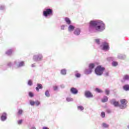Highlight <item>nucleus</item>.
Instances as JSON below:
<instances>
[{"mask_svg":"<svg viewBox=\"0 0 129 129\" xmlns=\"http://www.w3.org/2000/svg\"><path fill=\"white\" fill-rule=\"evenodd\" d=\"M105 29V25L102 22L91 21L89 23V29L95 30L97 32H102Z\"/></svg>","mask_w":129,"mask_h":129,"instance_id":"f257e3e1","label":"nucleus"},{"mask_svg":"<svg viewBox=\"0 0 129 129\" xmlns=\"http://www.w3.org/2000/svg\"><path fill=\"white\" fill-rule=\"evenodd\" d=\"M105 69L101 66H98L95 70V73L97 75L101 76L102 74H103V72Z\"/></svg>","mask_w":129,"mask_h":129,"instance_id":"f03ea898","label":"nucleus"},{"mask_svg":"<svg viewBox=\"0 0 129 129\" xmlns=\"http://www.w3.org/2000/svg\"><path fill=\"white\" fill-rule=\"evenodd\" d=\"M53 10L51 9H46L45 11H43V15L44 17H48V16H53Z\"/></svg>","mask_w":129,"mask_h":129,"instance_id":"7ed1b4c3","label":"nucleus"},{"mask_svg":"<svg viewBox=\"0 0 129 129\" xmlns=\"http://www.w3.org/2000/svg\"><path fill=\"white\" fill-rule=\"evenodd\" d=\"M120 102L121 104L119 105V107L121 108V109H123L126 107L127 101L126 99H122L120 100Z\"/></svg>","mask_w":129,"mask_h":129,"instance_id":"20e7f679","label":"nucleus"},{"mask_svg":"<svg viewBox=\"0 0 129 129\" xmlns=\"http://www.w3.org/2000/svg\"><path fill=\"white\" fill-rule=\"evenodd\" d=\"M103 48L102 50H104L105 51H108L109 50V45L108 43L107 42H104L102 44Z\"/></svg>","mask_w":129,"mask_h":129,"instance_id":"39448f33","label":"nucleus"},{"mask_svg":"<svg viewBox=\"0 0 129 129\" xmlns=\"http://www.w3.org/2000/svg\"><path fill=\"white\" fill-rule=\"evenodd\" d=\"M110 102L111 104H113L114 106L116 107H117V106L119 107V103L118 101H115L114 99H113L110 101Z\"/></svg>","mask_w":129,"mask_h":129,"instance_id":"423d86ee","label":"nucleus"},{"mask_svg":"<svg viewBox=\"0 0 129 129\" xmlns=\"http://www.w3.org/2000/svg\"><path fill=\"white\" fill-rule=\"evenodd\" d=\"M94 67H95L94 63H90L89 66V72L87 71L86 72V74L87 75L90 74V73H91V72H92V69H93V68H94Z\"/></svg>","mask_w":129,"mask_h":129,"instance_id":"0eeeda50","label":"nucleus"},{"mask_svg":"<svg viewBox=\"0 0 129 129\" xmlns=\"http://www.w3.org/2000/svg\"><path fill=\"white\" fill-rule=\"evenodd\" d=\"M85 96H86V97H87L88 98H90L91 97H93V95L89 91H85Z\"/></svg>","mask_w":129,"mask_h":129,"instance_id":"6e6552de","label":"nucleus"},{"mask_svg":"<svg viewBox=\"0 0 129 129\" xmlns=\"http://www.w3.org/2000/svg\"><path fill=\"white\" fill-rule=\"evenodd\" d=\"M34 59H35V60H37V61H40V60L43 59V56H42V55L41 54H39L38 55H35L34 56Z\"/></svg>","mask_w":129,"mask_h":129,"instance_id":"1a4fd4ad","label":"nucleus"},{"mask_svg":"<svg viewBox=\"0 0 129 129\" xmlns=\"http://www.w3.org/2000/svg\"><path fill=\"white\" fill-rule=\"evenodd\" d=\"M71 92L73 94H77L78 93V90L75 88H72L71 89Z\"/></svg>","mask_w":129,"mask_h":129,"instance_id":"9d476101","label":"nucleus"},{"mask_svg":"<svg viewBox=\"0 0 129 129\" xmlns=\"http://www.w3.org/2000/svg\"><path fill=\"white\" fill-rule=\"evenodd\" d=\"M7 119V113H3L2 115L1 116V120L3 121H5Z\"/></svg>","mask_w":129,"mask_h":129,"instance_id":"9b49d317","label":"nucleus"},{"mask_svg":"<svg viewBox=\"0 0 129 129\" xmlns=\"http://www.w3.org/2000/svg\"><path fill=\"white\" fill-rule=\"evenodd\" d=\"M43 88V85L41 84H37V87L36 88V90L37 91H40V90L39 89H42Z\"/></svg>","mask_w":129,"mask_h":129,"instance_id":"f8f14e48","label":"nucleus"},{"mask_svg":"<svg viewBox=\"0 0 129 129\" xmlns=\"http://www.w3.org/2000/svg\"><path fill=\"white\" fill-rule=\"evenodd\" d=\"M74 29H75L74 26L70 25L68 28L69 32H72V31H74Z\"/></svg>","mask_w":129,"mask_h":129,"instance_id":"ddd939ff","label":"nucleus"},{"mask_svg":"<svg viewBox=\"0 0 129 129\" xmlns=\"http://www.w3.org/2000/svg\"><path fill=\"white\" fill-rule=\"evenodd\" d=\"M123 89L124 90H125V91H127L129 90V85H125L123 87Z\"/></svg>","mask_w":129,"mask_h":129,"instance_id":"4468645a","label":"nucleus"},{"mask_svg":"<svg viewBox=\"0 0 129 129\" xmlns=\"http://www.w3.org/2000/svg\"><path fill=\"white\" fill-rule=\"evenodd\" d=\"M74 34H75V35H77V36H78V35H79V34H80V29H76L74 32Z\"/></svg>","mask_w":129,"mask_h":129,"instance_id":"2eb2a0df","label":"nucleus"},{"mask_svg":"<svg viewBox=\"0 0 129 129\" xmlns=\"http://www.w3.org/2000/svg\"><path fill=\"white\" fill-rule=\"evenodd\" d=\"M108 100V97L105 96L103 99H102V102H106Z\"/></svg>","mask_w":129,"mask_h":129,"instance_id":"dca6fc26","label":"nucleus"},{"mask_svg":"<svg viewBox=\"0 0 129 129\" xmlns=\"http://www.w3.org/2000/svg\"><path fill=\"white\" fill-rule=\"evenodd\" d=\"M13 53V50L12 49H9L6 52L7 55H8L10 56L11 54Z\"/></svg>","mask_w":129,"mask_h":129,"instance_id":"f3484780","label":"nucleus"},{"mask_svg":"<svg viewBox=\"0 0 129 129\" xmlns=\"http://www.w3.org/2000/svg\"><path fill=\"white\" fill-rule=\"evenodd\" d=\"M65 21H66V23L67 24H68V25H70V24H71V21H70V19H69V18H66Z\"/></svg>","mask_w":129,"mask_h":129,"instance_id":"a211bd4d","label":"nucleus"},{"mask_svg":"<svg viewBox=\"0 0 129 129\" xmlns=\"http://www.w3.org/2000/svg\"><path fill=\"white\" fill-rule=\"evenodd\" d=\"M95 91H96V92H98V93H102V92H103V91L101 89L98 88H96Z\"/></svg>","mask_w":129,"mask_h":129,"instance_id":"6ab92c4d","label":"nucleus"},{"mask_svg":"<svg viewBox=\"0 0 129 129\" xmlns=\"http://www.w3.org/2000/svg\"><path fill=\"white\" fill-rule=\"evenodd\" d=\"M123 80H129V76L127 75H125L123 77Z\"/></svg>","mask_w":129,"mask_h":129,"instance_id":"aec40b11","label":"nucleus"},{"mask_svg":"<svg viewBox=\"0 0 129 129\" xmlns=\"http://www.w3.org/2000/svg\"><path fill=\"white\" fill-rule=\"evenodd\" d=\"M112 65L114 67H115V66H117V65H118V63L117 61H113L112 62Z\"/></svg>","mask_w":129,"mask_h":129,"instance_id":"412c9836","label":"nucleus"},{"mask_svg":"<svg viewBox=\"0 0 129 129\" xmlns=\"http://www.w3.org/2000/svg\"><path fill=\"white\" fill-rule=\"evenodd\" d=\"M25 65V62L24 61H21L19 63L18 67H22Z\"/></svg>","mask_w":129,"mask_h":129,"instance_id":"4be33fe9","label":"nucleus"},{"mask_svg":"<svg viewBox=\"0 0 129 129\" xmlns=\"http://www.w3.org/2000/svg\"><path fill=\"white\" fill-rule=\"evenodd\" d=\"M45 95H46L47 97H50V93H49V91H45Z\"/></svg>","mask_w":129,"mask_h":129,"instance_id":"5701e85b","label":"nucleus"},{"mask_svg":"<svg viewBox=\"0 0 129 129\" xmlns=\"http://www.w3.org/2000/svg\"><path fill=\"white\" fill-rule=\"evenodd\" d=\"M102 126H103V127L107 128V127H108L109 125H108V124H107L105 123H103L102 124Z\"/></svg>","mask_w":129,"mask_h":129,"instance_id":"b1692460","label":"nucleus"},{"mask_svg":"<svg viewBox=\"0 0 129 129\" xmlns=\"http://www.w3.org/2000/svg\"><path fill=\"white\" fill-rule=\"evenodd\" d=\"M78 109H79V110L82 111L84 109V107H83L82 106H78Z\"/></svg>","mask_w":129,"mask_h":129,"instance_id":"393cba45","label":"nucleus"},{"mask_svg":"<svg viewBox=\"0 0 129 129\" xmlns=\"http://www.w3.org/2000/svg\"><path fill=\"white\" fill-rule=\"evenodd\" d=\"M28 84L30 86H31V85H33V81L31 80H29L28 82Z\"/></svg>","mask_w":129,"mask_h":129,"instance_id":"a878e982","label":"nucleus"},{"mask_svg":"<svg viewBox=\"0 0 129 129\" xmlns=\"http://www.w3.org/2000/svg\"><path fill=\"white\" fill-rule=\"evenodd\" d=\"M101 117H103V118L105 117V112H102L101 113Z\"/></svg>","mask_w":129,"mask_h":129,"instance_id":"bb28decb","label":"nucleus"},{"mask_svg":"<svg viewBox=\"0 0 129 129\" xmlns=\"http://www.w3.org/2000/svg\"><path fill=\"white\" fill-rule=\"evenodd\" d=\"M61 74H62L63 75H65V74H66V70H62L61 71Z\"/></svg>","mask_w":129,"mask_h":129,"instance_id":"cd10ccee","label":"nucleus"},{"mask_svg":"<svg viewBox=\"0 0 129 129\" xmlns=\"http://www.w3.org/2000/svg\"><path fill=\"white\" fill-rule=\"evenodd\" d=\"M29 95L30 97H34V94L32 92H29Z\"/></svg>","mask_w":129,"mask_h":129,"instance_id":"c85d7f7f","label":"nucleus"},{"mask_svg":"<svg viewBox=\"0 0 129 129\" xmlns=\"http://www.w3.org/2000/svg\"><path fill=\"white\" fill-rule=\"evenodd\" d=\"M72 100H73V99L72 98H67V101H72Z\"/></svg>","mask_w":129,"mask_h":129,"instance_id":"c756f323","label":"nucleus"},{"mask_svg":"<svg viewBox=\"0 0 129 129\" xmlns=\"http://www.w3.org/2000/svg\"><path fill=\"white\" fill-rule=\"evenodd\" d=\"M18 113V114H22V113H23V110L19 109Z\"/></svg>","mask_w":129,"mask_h":129,"instance_id":"7c9ffc66","label":"nucleus"},{"mask_svg":"<svg viewBox=\"0 0 129 129\" xmlns=\"http://www.w3.org/2000/svg\"><path fill=\"white\" fill-rule=\"evenodd\" d=\"M81 76V75L79 73H77L76 74V77H77L78 78H79Z\"/></svg>","mask_w":129,"mask_h":129,"instance_id":"2f4dec72","label":"nucleus"},{"mask_svg":"<svg viewBox=\"0 0 129 129\" xmlns=\"http://www.w3.org/2000/svg\"><path fill=\"white\" fill-rule=\"evenodd\" d=\"M35 102L33 101H30V104H31V105H35Z\"/></svg>","mask_w":129,"mask_h":129,"instance_id":"473e14b6","label":"nucleus"},{"mask_svg":"<svg viewBox=\"0 0 129 129\" xmlns=\"http://www.w3.org/2000/svg\"><path fill=\"white\" fill-rule=\"evenodd\" d=\"M105 93L107 95H108L109 94V90H105Z\"/></svg>","mask_w":129,"mask_h":129,"instance_id":"72a5a7b5","label":"nucleus"},{"mask_svg":"<svg viewBox=\"0 0 129 129\" xmlns=\"http://www.w3.org/2000/svg\"><path fill=\"white\" fill-rule=\"evenodd\" d=\"M35 104H36L37 106L39 105L40 102H39V101H35Z\"/></svg>","mask_w":129,"mask_h":129,"instance_id":"f704fd0d","label":"nucleus"},{"mask_svg":"<svg viewBox=\"0 0 129 129\" xmlns=\"http://www.w3.org/2000/svg\"><path fill=\"white\" fill-rule=\"evenodd\" d=\"M23 122V120H19L18 121V124H21Z\"/></svg>","mask_w":129,"mask_h":129,"instance_id":"c9c22d12","label":"nucleus"},{"mask_svg":"<svg viewBox=\"0 0 129 129\" xmlns=\"http://www.w3.org/2000/svg\"><path fill=\"white\" fill-rule=\"evenodd\" d=\"M95 42L97 43V44H99V39H95Z\"/></svg>","mask_w":129,"mask_h":129,"instance_id":"e433bc0d","label":"nucleus"},{"mask_svg":"<svg viewBox=\"0 0 129 129\" xmlns=\"http://www.w3.org/2000/svg\"><path fill=\"white\" fill-rule=\"evenodd\" d=\"M54 90H57L58 89V87L57 86L53 87Z\"/></svg>","mask_w":129,"mask_h":129,"instance_id":"4c0bfd02","label":"nucleus"},{"mask_svg":"<svg viewBox=\"0 0 129 129\" xmlns=\"http://www.w3.org/2000/svg\"><path fill=\"white\" fill-rule=\"evenodd\" d=\"M88 71V72H89V69H88V70H86L85 71V74H86V72Z\"/></svg>","mask_w":129,"mask_h":129,"instance_id":"58836bf2","label":"nucleus"},{"mask_svg":"<svg viewBox=\"0 0 129 129\" xmlns=\"http://www.w3.org/2000/svg\"><path fill=\"white\" fill-rule=\"evenodd\" d=\"M107 112L108 113H110L111 111H110V110H107Z\"/></svg>","mask_w":129,"mask_h":129,"instance_id":"ea45409f","label":"nucleus"},{"mask_svg":"<svg viewBox=\"0 0 129 129\" xmlns=\"http://www.w3.org/2000/svg\"><path fill=\"white\" fill-rule=\"evenodd\" d=\"M42 129H49L48 127H43Z\"/></svg>","mask_w":129,"mask_h":129,"instance_id":"a19ab883","label":"nucleus"},{"mask_svg":"<svg viewBox=\"0 0 129 129\" xmlns=\"http://www.w3.org/2000/svg\"><path fill=\"white\" fill-rule=\"evenodd\" d=\"M32 67H35V64H32Z\"/></svg>","mask_w":129,"mask_h":129,"instance_id":"79ce46f5","label":"nucleus"},{"mask_svg":"<svg viewBox=\"0 0 129 129\" xmlns=\"http://www.w3.org/2000/svg\"><path fill=\"white\" fill-rule=\"evenodd\" d=\"M31 129H36V127H32L31 128Z\"/></svg>","mask_w":129,"mask_h":129,"instance_id":"37998d69","label":"nucleus"},{"mask_svg":"<svg viewBox=\"0 0 129 129\" xmlns=\"http://www.w3.org/2000/svg\"><path fill=\"white\" fill-rule=\"evenodd\" d=\"M106 75H107V76L108 75V73H106Z\"/></svg>","mask_w":129,"mask_h":129,"instance_id":"c03bdc74","label":"nucleus"},{"mask_svg":"<svg viewBox=\"0 0 129 129\" xmlns=\"http://www.w3.org/2000/svg\"><path fill=\"white\" fill-rule=\"evenodd\" d=\"M0 10H2V9H1V8H0Z\"/></svg>","mask_w":129,"mask_h":129,"instance_id":"a18cd8bd","label":"nucleus"}]
</instances>
